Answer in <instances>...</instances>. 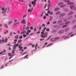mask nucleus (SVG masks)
I'll return each mask as SVG.
<instances>
[{"label": "nucleus", "mask_w": 76, "mask_h": 76, "mask_svg": "<svg viewBox=\"0 0 76 76\" xmlns=\"http://www.w3.org/2000/svg\"><path fill=\"white\" fill-rule=\"evenodd\" d=\"M46 29L47 28L46 27H45L43 29L42 31L41 32V34H42L41 35V37L42 38H44V39H40V41H42V40H44L45 39V38H47V35H48V33L47 32H45V33L44 32L45 31V30H46Z\"/></svg>", "instance_id": "1"}, {"label": "nucleus", "mask_w": 76, "mask_h": 76, "mask_svg": "<svg viewBox=\"0 0 76 76\" xmlns=\"http://www.w3.org/2000/svg\"><path fill=\"white\" fill-rule=\"evenodd\" d=\"M7 40H8V39L7 38H6L5 39V40H4L3 39L2 40V43H6V42H7Z\"/></svg>", "instance_id": "2"}, {"label": "nucleus", "mask_w": 76, "mask_h": 76, "mask_svg": "<svg viewBox=\"0 0 76 76\" xmlns=\"http://www.w3.org/2000/svg\"><path fill=\"white\" fill-rule=\"evenodd\" d=\"M59 39V37H56L54 39H50V41L52 42L55 41H56V40L55 39Z\"/></svg>", "instance_id": "3"}, {"label": "nucleus", "mask_w": 76, "mask_h": 76, "mask_svg": "<svg viewBox=\"0 0 76 76\" xmlns=\"http://www.w3.org/2000/svg\"><path fill=\"white\" fill-rule=\"evenodd\" d=\"M31 4L33 5L32 7H34L36 5V2L35 1H33L31 2Z\"/></svg>", "instance_id": "4"}, {"label": "nucleus", "mask_w": 76, "mask_h": 76, "mask_svg": "<svg viewBox=\"0 0 76 76\" xmlns=\"http://www.w3.org/2000/svg\"><path fill=\"white\" fill-rule=\"evenodd\" d=\"M19 45V44L18 43L16 45H14V47L13 48V49L15 50L16 48V47H18Z\"/></svg>", "instance_id": "5"}, {"label": "nucleus", "mask_w": 76, "mask_h": 76, "mask_svg": "<svg viewBox=\"0 0 76 76\" xmlns=\"http://www.w3.org/2000/svg\"><path fill=\"white\" fill-rule=\"evenodd\" d=\"M21 22V23H22V24H26L25 20L24 19H22Z\"/></svg>", "instance_id": "6"}, {"label": "nucleus", "mask_w": 76, "mask_h": 76, "mask_svg": "<svg viewBox=\"0 0 76 76\" xmlns=\"http://www.w3.org/2000/svg\"><path fill=\"white\" fill-rule=\"evenodd\" d=\"M7 8H6L4 11H2L1 12V13L4 14V16H5V13H6V11L7 10Z\"/></svg>", "instance_id": "7"}, {"label": "nucleus", "mask_w": 76, "mask_h": 76, "mask_svg": "<svg viewBox=\"0 0 76 76\" xmlns=\"http://www.w3.org/2000/svg\"><path fill=\"white\" fill-rule=\"evenodd\" d=\"M61 13V12L60 11H57L56 13V15H59Z\"/></svg>", "instance_id": "8"}, {"label": "nucleus", "mask_w": 76, "mask_h": 76, "mask_svg": "<svg viewBox=\"0 0 76 76\" xmlns=\"http://www.w3.org/2000/svg\"><path fill=\"white\" fill-rule=\"evenodd\" d=\"M64 30H62L59 31L58 32V33L59 34H63V33H64Z\"/></svg>", "instance_id": "9"}, {"label": "nucleus", "mask_w": 76, "mask_h": 76, "mask_svg": "<svg viewBox=\"0 0 76 76\" xmlns=\"http://www.w3.org/2000/svg\"><path fill=\"white\" fill-rule=\"evenodd\" d=\"M33 8H32L31 10V9H29L28 10V12H31L32 10H33Z\"/></svg>", "instance_id": "10"}, {"label": "nucleus", "mask_w": 76, "mask_h": 76, "mask_svg": "<svg viewBox=\"0 0 76 76\" xmlns=\"http://www.w3.org/2000/svg\"><path fill=\"white\" fill-rule=\"evenodd\" d=\"M18 48L20 49L19 50H20V51H22V50H23V47L22 46H18Z\"/></svg>", "instance_id": "11"}, {"label": "nucleus", "mask_w": 76, "mask_h": 76, "mask_svg": "<svg viewBox=\"0 0 76 76\" xmlns=\"http://www.w3.org/2000/svg\"><path fill=\"white\" fill-rule=\"evenodd\" d=\"M75 7V6L74 5H71L70 6V9H73V8H74Z\"/></svg>", "instance_id": "12"}, {"label": "nucleus", "mask_w": 76, "mask_h": 76, "mask_svg": "<svg viewBox=\"0 0 76 76\" xmlns=\"http://www.w3.org/2000/svg\"><path fill=\"white\" fill-rule=\"evenodd\" d=\"M65 15V14L64 13H62L60 15V17H63V16H64Z\"/></svg>", "instance_id": "13"}, {"label": "nucleus", "mask_w": 76, "mask_h": 76, "mask_svg": "<svg viewBox=\"0 0 76 76\" xmlns=\"http://www.w3.org/2000/svg\"><path fill=\"white\" fill-rule=\"evenodd\" d=\"M49 18L50 21H51V20H52L53 19V17L52 16H50Z\"/></svg>", "instance_id": "14"}, {"label": "nucleus", "mask_w": 76, "mask_h": 76, "mask_svg": "<svg viewBox=\"0 0 76 76\" xmlns=\"http://www.w3.org/2000/svg\"><path fill=\"white\" fill-rule=\"evenodd\" d=\"M65 25L63 26L62 27V28H66V27H67V23H65Z\"/></svg>", "instance_id": "15"}, {"label": "nucleus", "mask_w": 76, "mask_h": 76, "mask_svg": "<svg viewBox=\"0 0 76 76\" xmlns=\"http://www.w3.org/2000/svg\"><path fill=\"white\" fill-rule=\"evenodd\" d=\"M4 26L6 28H8V25L6 24H4Z\"/></svg>", "instance_id": "16"}, {"label": "nucleus", "mask_w": 76, "mask_h": 76, "mask_svg": "<svg viewBox=\"0 0 76 76\" xmlns=\"http://www.w3.org/2000/svg\"><path fill=\"white\" fill-rule=\"evenodd\" d=\"M73 12L71 11L69 13L68 15H73Z\"/></svg>", "instance_id": "17"}, {"label": "nucleus", "mask_w": 76, "mask_h": 76, "mask_svg": "<svg viewBox=\"0 0 76 76\" xmlns=\"http://www.w3.org/2000/svg\"><path fill=\"white\" fill-rule=\"evenodd\" d=\"M66 4H64L61 5L60 6V7H66Z\"/></svg>", "instance_id": "18"}, {"label": "nucleus", "mask_w": 76, "mask_h": 76, "mask_svg": "<svg viewBox=\"0 0 76 76\" xmlns=\"http://www.w3.org/2000/svg\"><path fill=\"white\" fill-rule=\"evenodd\" d=\"M59 10V8H56V9H55V11H57V10Z\"/></svg>", "instance_id": "19"}, {"label": "nucleus", "mask_w": 76, "mask_h": 76, "mask_svg": "<svg viewBox=\"0 0 76 76\" xmlns=\"http://www.w3.org/2000/svg\"><path fill=\"white\" fill-rule=\"evenodd\" d=\"M51 5L50 4H48V8H50V7H51Z\"/></svg>", "instance_id": "20"}, {"label": "nucleus", "mask_w": 76, "mask_h": 76, "mask_svg": "<svg viewBox=\"0 0 76 76\" xmlns=\"http://www.w3.org/2000/svg\"><path fill=\"white\" fill-rule=\"evenodd\" d=\"M22 40H18V43H20L21 42H22Z\"/></svg>", "instance_id": "21"}, {"label": "nucleus", "mask_w": 76, "mask_h": 76, "mask_svg": "<svg viewBox=\"0 0 76 76\" xmlns=\"http://www.w3.org/2000/svg\"><path fill=\"white\" fill-rule=\"evenodd\" d=\"M63 4V3L62 2H61L58 4V5H59V6H60V5H61L62 4Z\"/></svg>", "instance_id": "22"}, {"label": "nucleus", "mask_w": 76, "mask_h": 76, "mask_svg": "<svg viewBox=\"0 0 76 76\" xmlns=\"http://www.w3.org/2000/svg\"><path fill=\"white\" fill-rule=\"evenodd\" d=\"M8 32H9V31L7 30L6 32H4V34H7Z\"/></svg>", "instance_id": "23"}, {"label": "nucleus", "mask_w": 76, "mask_h": 76, "mask_svg": "<svg viewBox=\"0 0 76 76\" xmlns=\"http://www.w3.org/2000/svg\"><path fill=\"white\" fill-rule=\"evenodd\" d=\"M23 36L24 38H25V37H26L27 36H26V35L25 34H24L23 35Z\"/></svg>", "instance_id": "24"}, {"label": "nucleus", "mask_w": 76, "mask_h": 76, "mask_svg": "<svg viewBox=\"0 0 76 76\" xmlns=\"http://www.w3.org/2000/svg\"><path fill=\"white\" fill-rule=\"evenodd\" d=\"M25 25H24L23 28V31H25Z\"/></svg>", "instance_id": "25"}, {"label": "nucleus", "mask_w": 76, "mask_h": 76, "mask_svg": "<svg viewBox=\"0 0 76 76\" xmlns=\"http://www.w3.org/2000/svg\"><path fill=\"white\" fill-rule=\"evenodd\" d=\"M28 5L29 7H32V5L31 3H29L28 4Z\"/></svg>", "instance_id": "26"}, {"label": "nucleus", "mask_w": 76, "mask_h": 76, "mask_svg": "<svg viewBox=\"0 0 76 76\" xmlns=\"http://www.w3.org/2000/svg\"><path fill=\"white\" fill-rule=\"evenodd\" d=\"M73 4V2H70L68 3V4Z\"/></svg>", "instance_id": "27"}, {"label": "nucleus", "mask_w": 76, "mask_h": 76, "mask_svg": "<svg viewBox=\"0 0 76 76\" xmlns=\"http://www.w3.org/2000/svg\"><path fill=\"white\" fill-rule=\"evenodd\" d=\"M26 31H22L21 32V34H23V33H26Z\"/></svg>", "instance_id": "28"}, {"label": "nucleus", "mask_w": 76, "mask_h": 76, "mask_svg": "<svg viewBox=\"0 0 76 76\" xmlns=\"http://www.w3.org/2000/svg\"><path fill=\"white\" fill-rule=\"evenodd\" d=\"M26 16H27L26 14L24 15L23 17V19H24V18H25V17H26Z\"/></svg>", "instance_id": "29"}, {"label": "nucleus", "mask_w": 76, "mask_h": 76, "mask_svg": "<svg viewBox=\"0 0 76 76\" xmlns=\"http://www.w3.org/2000/svg\"><path fill=\"white\" fill-rule=\"evenodd\" d=\"M53 43H51V44H50L48 45H47V47H48L49 46H51V45H53Z\"/></svg>", "instance_id": "30"}, {"label": "nucleus", "mask_w": 76, "mask_h": 76, "mask_svg": "<svg viewBox=\"0 0 76 76\" xmlns=\"http://www.w3.org/2000/svg\"><path fill=\"white\" fill-rule=\"evenodd\" d=\"M15 37V38H16V39H18V38H19V37L17 35Z\"/></svg>", "instance_id": "31"}, {"label": "nucleus", "mask_w": 76, "mask_h": 76, "mask_svg": "<svg viewBox=\"0 0 76 76\" xmlns=\"http://www.w3.org/2000/svg\"><path fill=\"white\" fill-rule=\"evenodd\" d=\"M13 21H10V22H9V23H8V25H10V24L11 23H12V22Z\"/></svg>", "instance_id": "32"}, {"label": "nucleus", "mask_w": 76, "mask_h": 76, "mask_svg": "<svg viewBox=\"0 0 76 76\" xmlns=\"http://www.w3.org/2000/svg\"><path fill=\"white\" fill-rule=\"evenodd\" d=\"M26 34L27 36H28V35H29V33L28 32H26Z\"/></svg>", "instance_id": "33"}, {"label": "nucleus", "mask_w": 76, "mask_h": 76, "mask_svg": "<svg viewBox=\"0 0 76 76\" xmlns=\"http://www.w3.org/2000/svg\"><path fill=\"white\" fill-rule=\"evenodd\" d=\"M4 9H5V8H2L1 9V10L2 11H4Z\"/></svg>", "instance_id": "34"}, {"label": "nucleus", "mask_w": 76, "mask_h": 76, "mask_svg": "<svg viewBox=\"0 0 76 76\" xmlns=\"http://www.w3.org/2000/svg\"><path fill=\"white\" fill-rule=\"evenodd\" d=\"M56 23H57V21H56L54 22H53V24H56Z\"/></svg>", "instance_id": "35"}, {"label": "nucleus", "mask_w": 76, "mask_h": 76, "mask_svg": "<svg viewBox=\"0 0 76 76\" xmlns=\"http://www.w3.org/2000/svg\"><path fill=\"white\" fill-rule=\"evenodd\" d=\"M29 29V28L28 27H27L26 28V30H28Z\"/></svg>", "instance_id": "36"}, {"label": "nucleus", "mask_w": 76, "mask_h": 76, "mask_svg": "<svg viewBox=\"0 0 76 76\" xmlns=\"http://www.w3.org/2000/svg\"><path fill=\"white\" fill-rule=\"evenodd\" d=\"M53 12H51L50 13V15H53Z\"/></svg>", "instance_id": "37"}, {"label": "nucleus", "mask_w": 76, "mask_h": 76, "mask_svg": "<svg viewBox=\"0 0 76 76\" xmlns=\"http://www.w3.org/2000/svg\"><path fill=\"white\" fill-rule=\"evenodd\" d=\"M13 34V33L12 32H11L10 33V36H12V34Z\"/></svg>", "instance_id": "38"}, {"label": "nucleus", "mask_w": 76, "mask_h": 76, "mask_svg": "<svg viewBox=\"0 0 76 76\" xmlns=\"http://www.w3.org/2000/svg\"><path fill=\"white\" fill-rule=\"evenodd\" d=\"M46 31H50V29L49 28H48L46 29Z\"/></svg>", "instance_id": "39"}, {"label": "nucleus", "mask_w": 76, "mask_h": 76, "mask_svg": "<svg viewBox=\"0 0 76 76\" xmlns=\"http://www.w3.org/2000/svg\"><path fill=\"white\" fill-rule=\"evenodd\" d=\"M20 1L21 3H23V0H19Z\"/></svg>", "instance_id": "40"}, {"label": "nucleus", "mask_w": 76, "mask_h": 76, "mask_svg": "<svg viewBox=\"0 0 76 76\" xmlns=\"http://www.w3.org/2000/svg\"><path fill=\"white\" fill-rule=\"evenodd\" d=\"M23 38V37L22 36H21L19 37V38L21 39Z\"/></svg>", "instance_id": "41"}, {"label": "nucleus", "mask_w": 76, "mask_h": 76, "mask_svg": "<svg viewBox=\"0 0 76 76\" xmlns=\"http://www.w3.org/2000/svg\"><path fill=\"white\" fill-rule=\"evenodd\" d=\"M31 32V30H28L27 31V32L29 33V32Z\"/></svg>", "instance_id": "42"}, {"label": "nucleus", "mask_w": 76, "mask_h": 76, "mask_svg": "<svg viewBox=\"0 0 76 76\" xmlns=\"http://www.w3.org/2000/svg\"><path fill=\"white\" fill-rule=\"evenodd\" d=\"M43 26V27H44L45 26V25L44 24H43L42 26V27Z\"/></svg>", "instance_id": "43"}, {"label": "nucleus", "mask_w": 76, "mask_h": 76, "mask_svg": "<svg viewBox=\"0 0 76 76\" xmlns=\"http://www.w3.org/2000/svg\"><path fill=\"white\" fill-rule=\"evenodd\" d=\"M37 31V29H36V28H34V31L35 32Z\"/></svg>", "instance_id": "44"}, {"label": "nucleus", "mask_w": 76, "mask_h": 76, "mask_svg": "<svg viewBox=\"0 0 76 76\" xmlns=\"http://www.w3.org/2000/svg\"><path fill=\"white\" fill-rule=\"evenodd\" d=\"M37 47H38V45H37V44H36L35 46V49H36V48H37Z\"/></svg>", "instance_id": "45"}, {"label": "nucleus", "mask_w": 76, "mask_h": 76, "mask_svg": "<svg viewBox=\"0 0 76 76\" xmlns=\"http://www.w3.org/2000/svg\"><path fill=\"white\" fill-rule=\"evenodd\" d=\"M45 15L46 16H48V15H49V14L48 13H46Z\"/></svg>", "instance_id": "46"}, {"label": "nucleus", "mask_w": 76, "mask_h": 76, "mask_svg": "<svg viewBox=\"0 0 76 76\" xmlns=\"http://www.w3.org/2000/svg\"><path fill=\"white\" fill-rule=\"evenodd\" d=\"M24 50H26L27 48V47H24L23 48Z\"/></svg>", "instance_id": "47"}, {"label": "nucleus", "mask_w": 76, "mask_h": 76, "mask_svg": "<svg viewBox=\"0 0 76 76\" xmlns=\"http://www.w3.org/2000/svg\"><path fill=\"white\" fill-rule=\"evenodd\" d=\"M4 66V65H3L2 66H1V69H3V68H4V67H3Z\"/></svg>", "instance_id": "48"}, {"label": "nucleus", "mask_w": 76, "mask_h": 76, "mask_svg": "<svg viewBox=\"0 0 76 76\" xmlns=\"http://www.w3.org/2000/svg\"><path fill=\"white\" fill-rule=\"evenodd\" d=\"M15 53V50H13L12 51V54H14V53Z\"/></svg>", "instance_id": "49"}, {"label": "nucleus", "mask_w": 76, "mask_h": 76, "mask_svg": "<svg viewBox=\"0 0 76 76\" xmlns=\"http://www.w3.org/2000/svg\"><path fill=\"white\" fill-rule=\"evenodd\" d=\"M76 28V25H75V26H74L73 28V29H75V28Z\"/></svg>", "instance_id": "50"}, {"label": "nucleus", "mask_w": 76, "mask_h": 76, "mask_svg": "<svg viewBox=\"0 0 76 76\" xmlns=\"http://www.w3.org/2000/svg\"><path fill=\"white\" fill-rule=\"evenodd\" d=\"M26 53H27V52H25V53H24L23 54H22V56L25 54H26Z\"/></svg>", "instance_id": "51"}, {"label": "nucleus", "mask_w": 76, "mask_h": 76, "mask_svg": "<svg viewBox=\"0 0 76 76\" xmlns=\"http://www.w3.org/2000/svg\"><path fill=\"white\" fill-rule=\"evenodd\" d=\"M70 21H68L67 22V25H68L69 23H70Z\"/></svg>", "instance_id": "52"}, {"label": "nucleus", "mask_w": 76, "mask_h": 76, "mask_svg": "<svg viewBox=\"0 0 76 76\" xmlns=\"http://www.w3.org/2000/svg\"><path fill=\"white\" fill-rule=\"evenodd\" d=\"M47 4H46L44 7L45 9L46 7H47Z\"/></svg>", "instance_id": "53"}, {"label": "nucleus", "mask_w": 76, "mask_h": 76, "mask_svg": "<svg viewBox=\"0 0 76 76\" xmlns=\"http://www.w3.org/2000/svg\"><path fill=\"white\" fill-rule=\"evenodd\" d=\"M48 3H51V2L50 1V0H48Z\"/></svg>", "instance_id": "54"}, {"label": "nucleus", "mask_w": 76, "mask_h": 76, "mask_svg": "<svg viewBox=\"0 0 76 76\" xmlns=\"http://www.w3.org/2000/svg\"><path fill=\"white\" fill-rule=\"evenodd\" d=\"M27 23L28 25H30V22H28Z\"/></svg>", "instance_id": "55"}, {"label": "nucleus", "mask_w": 76, "mask_h": 76, "mask_svg": "<svg viewBox=\"0 0 76 76\" xmlns=\"http://www.w3.org/2000/svg\"><path fill=\"white\" fill-rule=\"evenodd\" d=\"M48 13H51V11H48Z\"/></svg>", "instance_id": "56"}, {"label": "nucleus", "mask_w": 76, "mask_h": 76, "mask_svg": "<svg viewBox=\"0 0 76 76\" xmlns=\"http://www.w3.org/2000/svg\"><path fill=\"white\" fill-rule=\"evenodd\" d=\"M11 53H8V55L9 56H11Z\"/></svg>", "instance_id": "57"}, {"label": "nucleus", "mask_w": 76, "mask_h": 76, "mask_svg": "<svg viewBox=\"0 0 76 76\" xmlns=\"http://www.w3.org/2000/svg\"><path fill=\"white\" fill-rule=\"evenodd\" d=\"M28 55H26V56H25L24 58H26L27 57H28Z\"/></svg>", "instance_id": "58"}, {"label": "nucleus", "mask_w": 76, "mask_h": 76, "mask_svg": "<svg viewBox=\"0 0 76 76\" xmlns=\"http://www.w3.org/2000/svg\"><path fill=\"white\" fill-rule=\"evenodd\" d=\"M30 28V29H31V30H32V29H33V27H31Z\"/></svg>", "instance_id": "59"}, {"label": "nucleus", "mask_w": 76, "mask_h": 76, "mask_svg": "<svg viewBox=\"0 0 76 76\" xmlns=\"http://www.w3.org/2000/svg\"><path fill=\"white\" fill-rule=\"evenodd\" d=\"M56 32V30H53L52 31V32L53 33H54Z\"/></svg>", "instance_id": "60"}, {"label": "nucleus", "mask_w": 76, "mask_h": 76, "mask_svg": "<svg viewBox=\"0 0 76 76\" xmlns=\"http://www.w3.org/2000/svg\"><path fill=\"white\" fill-rule=\"evenodd\" d=\"M45 18H46V16H45L43 17V19H45Z\"/></svg>", "instance_id": "61"}, {"label": "nucleus", "mask_w": 76, "mask_h": 76, "mask_svg": "<svg viewBox=\"0 0 76 76\" xmlns=\"http://www.w3.org/2000/svg\"><path fill=\"white\" fill-rule=\"evenodd\" d=\"M35 45H33L32 46V48H34V47H35Z\"/></svg>", "instance_id": "62"}, {"label": "nucleus", "mask_w": 76, "mask_h": 76, "mask_svg": "<svg viewBox=\"0 0 76 76\" xmlns=\"http://www.w3.org/2000/svg\"><path fill=\"white\" fill-rule=\"evenodd\" d=\"M39 30H41V26L39 27Z\"/></svg>", "instance_id": "63"}, {"label": "nucleus", "mask_w": 76, "mask_h": 76, "mask_svg": "<svg viewBox=\"0 0 76 76\" xmlns=\"http://www.w3.org/2000/svg\"><path fill=\"white\" fill-rule=\"evenodd\" d=\"M3 26V24H0V27H1V26Z\"/></svg>", "instance_id": "64"}]
</instances>
